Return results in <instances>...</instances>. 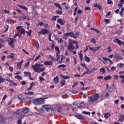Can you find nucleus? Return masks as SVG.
I'll return each instance as SVG.
<instances>
[{"label": "nucleus", "instance_id": "1", "mask_svg": "<svg viewBox=\"0 0 124 124\" xmlns=\"http://www.w3.org/2000/svg\"><path fill=\"white\" fill-rule=\"evenodd\" d=\"M32 69H33L34 72L39 73V72H43L45 71L46 68L44 67V65L42 64L35 63L34 65H31Z\"/></svg>", "mask_w": 124, "mask_h": 124}, {"label": "nucleus", "instance_id": "2", "mask_svg": "<svg viewBox=\"0 0 124 124\" xmlns=\"http://www.w3.org/2000/svg\"><path fill=\"white\" fill-rule=\"evenodd\" d=\"M99 98V94L97 93H94L92 94L88 99V102L90 103H93L94 101H97Z\"/></svg>", "mask_w": 124, "mask_h": 124}, {"label": "nucleus", "instance_id": "3", "mask_svg": "<svg viewBox=\"0 0 124 124\" xmlns=\"http://www.w3.org/2000/svg\"><path fill=\"white\" fill-rule=\"evenodd\" d=\"M33 103L35 105H40V104H43V103H44V100L42 98H39L36 100H33Z\"/></svg>", "mask_w": 124, "mask_h": 124}, {"label": "nucleus", "instance_id": "4", "mask_svg": "<svg viewBox=\"0 0 124 124\" xmlns=\"http://www.w3.org/2000/svg\"><path fill=\"white\" fill-rule=\"evenodd\" d=\"M64 36L65 37H71V38H77V36L74 34V32H66L64 33Z\"/></svg>", "mask_w": 124, "mask_h": 124}, {"label": "nucleus", "instance_id": "5", "mask_svg": "<svg viewBox=\"0 0 124 124\" xmlns=\"http://www.w3.org/2000/svg\"><path fill=\"white\" fill-rule=\"evenodd\" d=\"M43 108H45V110L47 111V112H53L54 111V108H51V106L50 105H44L42 106Z\"/></svg>", "mask_w": 124, "mask_h": 124}, {"label": "nucleus", "instance_id": "6", "mask_svg": "<svg viewBox=\"0 0 124 124\" xmlns=\"http://www.w3.org/2000/svg\"><path fill=\"white\" fill-rule=\"evenodd\" d=\"M67 49H68V51L70 52H72V50H74L75 49V46L72 44V43L69 42V45L67 47Z\"/></svg>", "mask_w": 124, "mask_h": 124}, {"label": "nucleus", "instance_id": "7", "mask_svg": "<svg viewBox=\"0 0 124 124\" xmlns=\"http://www.w3.org/2000/svg\"><path fill=\"white\" fill-rule=\"evenodd\" d=\"M49 32H50V31L47 30V29H44L40 31H39L38 33L39 34H47V33H49Z\"/></svg>", "mask_w": 124, "mask_h": 124}, {"label": "nucleus", "instance_id": "8", "mask_svg": "<svg viewBox=\"0 0 124 124\" xmlns=\"http://www.w3.org/2000/svg\"><path fill=\"white\" fill-rule=\"evenodd\" d=\"M57 24H60L61 26H64L65 24V21H63L62 19L59 18L57 20Z\"/></svg>", "mask_w": 124, "mask_h": 124}, {"label": "nucleus", "instance_id": "9", "mask_svg": "<svg viewBox=\"0 0 124 124\" xmlns=\"http://www.w3.org/2000/svg\"><path fill=\"white\" fill-rule=\"evenodd\" d=\"M113 42L114 43H117L119 45H124V42L122 41L121 40L119 39H115L113 40Z\"/></svg>", "mask_w": 124, "mask_h": 124}, {"label": "nucleus", "instance_id": "10", "mask_svg": "<svg viewBox=\"0 0 124 124\" xmlns=\"http://www.w3.org/2000/svg\"><path fill=\"white\" fill-rule=\"evenodd\" d=\"M53 62L52 61H46L44 62V65H46V66H50L53 64Z\"/></svg>", "mask_w": 124, "mask_h": 124}, {"label": "nucleus", "instance_id": "11", "mask_svg": "<svg viewBox=\"0 0 124 124\" xmlns=\"http://www.w3.org/2000/svg\"><path fill=\"white\" fill-rule=\"evenodd\" d=\"M10 40L11 41H9V40H7V41H9V42L8 43V44H9V46H10V47L12 48H14V43H13V39H12V38H10Z\"/></svg>", "mask_w": 124, "mask_h": 124}, {"label": "nucleus", "instance_id": "12", "mask_svg": "<svg viewBox=\"0 0 124 124\" xmlns=\"http://www.w3.org/2000/svg\"><path fill=\"white\" fill-rule=\"evenodd\" d=\"M101 47V46H99L98 47H91V46L89 47L90 50H91V51H93V52H96V51H97V50H98V49H99Z\"/></svg>", "mask_w": 124, "mask_h": 124}, {"label": "nucleus", "instance_id": "13", "mask_svg": "<svg viewBox=\"0 0 124 124\" xmlns=\"http://www.w3.org/2000/svg\"><path fill=\"white\" fill-rule=\"evenodd\" d=\"M53 82H54V84H58V83L60 82V78H59V77L56 76L54 77Z\"/></svg>", "mask_w": 124, "mask_h": 124}, {"label": "nucleus", "instance_id": "14", "mask_svg": "<svg viewBox=\"0 0 124 124\" xmlns=\"http://www.w3.org/2000/svg\"><path fill=\"white\" fill-rule=\"evenodd\" d=\"M23 112L24 113V114H27L29 111H30V108L28 107H25L23 108Z\"/></svg>", "mask_w": 124, "mask_h": 124}, {"label": "nucleus", "instance_id": "15", "mask_svg": "<svg viewBox=\"0 0 124 124\" xmlns=\"http://www.w3.org/2000/svg\"><path fill=\"white\" fill-rule=\"evenodd\" d=\"M18 6L19 7H20V8H21L22 9H24V10H26V11H28V10H29V8H28V7L25 6L24 5H19Z\"/></svg>", "mask_w": 124, "mask_h": 124}, {"label": "nucleus", "instance_id": "16", "mask_svg": "<svg viewBox=\"0 0 124 124\" xmlns=\"http://www.w3.org/2000/svg\"><path fill=\"white\" fill-rule=\"evenodd\" d=\"M22 64H23V60H22L20 62H18L17 64V66L18 69H21V66H22Z\"/></svg>", "mask_w": 124, "mask_h": 124}, {"label": "nucleus", "instance_id": "17", "mask_svg": "<svg viewBox=\"0 0 124 124\" xmlns=\"http://www.w3.org/2000/svg\"><path fill=\"white\" fill-rule=\"evenodd\" d=\"M123 121H124V115L120 114L119 117V122H121V123H123Z\"/></svg>", "mask_w": 124, "mask_h": 124}, {"label": "nucleus", "instance_id": "18", "mask_svg": "<svg viewBox=\"0 0 124 124\" xmlns=\"http://www.w3.org/2000/svg\"><path fill=\"white\" fill-rule=\"evenodd\" d=\"M76 118H77V119H78V120H85V118L81 115H77L76 116Z\"/></svg>", "mask_w": 124, "mask_h": 124}, {"label": "nucleus", "instance_id": "19", "mask_svg": "<svg viewBox=\"0 0 124 124\" xmlns=\"http://www.w3.org/2000/svg\"><path fill=\"white\" fill-rule=\"evenodd\" d=\"M17 119V124H22V119H23V116H19Z\"/></svg>", "mask_w": 124, "mask_h": 124}, {"label": "nucleus", "instance_id": "20", "mask_svg": "<svg viewBox=\"0 0 124 124\" xmlns=\"http://www.w3.org/2000/svg\"><path fill=\"white\" fill-rule=\"evenodd\" d=\"M110 116H111V114H110V113H106L104 114V116L106 120H107L108 117H110Z\"/></svg>", "mask_w": 124, "mask_h": 124}, {"label": "nucleus", "instance_id": "21", "mask_svg": "<svg viewBox=\"0 0 124 124\" xmlns=\"http://www.w3.org/2000/svg\"><path fill=\"white\" fill-rule=\"evenodd\" d=\"M24 74L26 77H30V76H31V74L29 72H24Z\"/></svg>", "mask_w": 124, "mask_h": 124}, {"label": "nucleus", "instance_id": "22", "mask_svg": "<svg viewBox=\"0 0 124 124\" xmlns=\"http://www.w3.org/2000/svg\"><path fill=\"white\" fill-rule=\"evenodd\" d=\"M84 60L86 62H91V59H90V57L87 56V55H85Z\"/></svg>", "mask_w": 124, "mask_h": 124}, {"label": "nucleus", "instance_id": "23", "mask_svg": "<svg viewBox=\"0 0 124 124\" xmlns=\"http://www.w3.org/2000/svg\"><path fill=\"white\" fill-rule=\"evenodd\" d=\"M112 79V77L111 76H107V77L104 78V80L106 81H108V80H111Z\"/></svg>", "mask_w": 124, "mask_h": 124}, {"label": "nucleus", "instance_id": "24", "mask_svg": "<svg viewBox=\"0 0 124 124\" xmlns=\"http://www.w3.org/2000/svg\"><path fill=\"white\" fill-rule=\"evenodd\" d=\"M22 16L19 17V19L20 21L22 20V19H27V16H25V15H24L23 14H22Z\"/></svg>", "mask_w": 124, "mask_h": 124}, {"label": "nucleus", "instance_id": "25", "mask_svg": "<svg viewBox=\"0 0 124 124\" xmlns=\"http://www.w3.org/2000/svg\"><path fill=\"white\" fill-rule=\"evenodd\" d=\"M82 50H80L79 53L78 54V56L79 57V59H80L81 62L83 60V54H82Z\"/></svg>", "mask_w": 124, "mask_h": 124}, {"label": "nucleus", "instance_id": "26", "mask_svg": "<svg viewBox=\"0 0 124 124\" xmlns=\"http://www.w3.org/2000/svg\"><path fill=\"white\" fill-rule=\"evenodd\" d=\"M114 57L115 58V59H118L119 60H123V58L121 56L119 55V54H115Z\"/></svg>", "mask_w": 124, "mask_h": 124}, {"label": "nucleus", "instance_id": "27", "mask_svg": "<svg viewBox=\"0 0 124 124\" xmlns=\"http://www.w3.org/2000/svg\"><path fill=\"white\" fill-rule=\"evenodd\" d=\"M54 5H55V6H56L57 7H59V9H60V10H62V6H61V5H60L59 3H54Z\"/></svg>", "mask_w": 124, "mask_h": 124}, {"label": "nucleus", "instance_id": "28", "mask_svg": "<svg viewBox=\"0 0 124 124\" xmlns=\"http://www.w3.org/2000/svg\"><path fill=\"white\" fill-rule=\"evenodd\" d=\"M15 79H17V80H23V78L20 76H16Z\"/></svg>", "mask_w": 124, "mask_h": 124}, {"label": "nucleus", "instance_id": "29", "mask_svg": "<svg viewBox=\"0 0 124 124\" xmlns=\"http://www.w3.org/2000/svg\"><path fill=\"white\" fill-rule=\"evenodd\" d=\"M31 32H32V31L31 30H29V31H26V33H27L29 36H31Z\"/></svg>", "mask_w": 124, "mask_h": 124}, {"label": "nucleus", "instance_id": "30", "mask_svg": "<svg viewBox=\"0 0 124 124\" xmlns=\"http://www.w3.org/2000/svg\"><path fill=\"white\" fill-rule=\"evenodd\" d=\"M62 108L61 107H59L57 109V112H58V113H62Z\"/></svg>", "mask_w": 124, "mask_h": 124}, {"label": "nucleus", "instance_id": "31", "mask_svg": "<svg viewBox=\"0 0 124 124\" xmlns=\"http://www.w3.org/2000/svg\"><path fill=\"white\" fill-rule=\"evenodd\" d=\"M18 98L19 100H24V97L23 96V95L21 94L18 96Z\"/></svg>", "mask_w": 124, "mask_h": 124}, {"label": "nucleus", "instance_id": "32", "mask_svg": "<svg viewBox=\"0 0 124 124\" xmlns=\"http://www.w3.org/2000/svg\"><path fill=\"white\" fill-rule=\"evenodd\" d=\"M49 58H50V60H51V61H52L53 62H55V61H58V59H55V58H54V57L52 56V55H50V56H49Z\"/></svg>", "mask_w": 124, "mask_h": 124}, {"label": "nucleus", "instance_id": "33", "mask_svg": "<svg viewBox=\"0 0 124 124\" xmlns=\"http://www.w3.org/2000/svg\"><path fill=\"white\" fill-rule=\"evenodd\" d=\"M5 79L3 78L2 77L0 76V84L4 82Z\"/></svg>", "mask_w": 124, "mask_h": 124}, {"label": "nucleus", "instance_id": "34", "mask_svg": "<svg viewBox=\"0 0 124 124\" xmlns=\"http://www.w3.org/2000/svg\"><path fill=\"white\" fill-rule=\"evenodd\" d=\"M90 43H93V44H95L96 43V41L94 38H92L91 40L90 41Z\"/></svg>", "mask_w": 124, "mask_h": 124}, {"label": "nucleus", "instance_id": "35", "mask_svg": "<svg viewBox=\"0 0 124 124\" xmlns=\"http://www.w3.org/2000/svg\"><path fill=\"white\" fill-rule=\"evenodd\" d=\"M60 76H61L62 78L63 79H70V77H68V76H66V77H64V76L61 74Z\"/></svg>", "mask_w": 124, "mask_h": 124}, {"label": "nucleus", "instance_id": "36", "mask_svg": "<svg viewBox=\"0 0 124 124\" xmlns=\"http://www.w3.org/2000/svg\"><path fill=\"white\" fill-rule=\"evenodd\" d=\"M19 31L22 34H25L26 31L24 29H21V30H19Z\"/></svg>", "mask_w": 124, "mask_h": 124}, {"label": "nucleus", "instance_id": "37", "mask_svg": "<svg viewBox=\"0 0 124 124\" xmlns=\"http://www.w3.org/2000/svg\"><path fill=\"white\" fill-rule=\"evenodd\" d=\"M56 13L58 15H62V10H60V11L57 10L56 11Z\"/></svg>", "mask_w": 124, "mask_h": 124}, {"label": "nucleus", "instance_id": "38", "mask_svg": "<svg viewBox=\"0 0 124 124\" xmlns=\"http://www.w3.org/2000/svg\"><path fill=\"white\" fill-rule=\"evenodd\" d=\"M61 56L60 55V52H57L56 54V60H58V61H59V60H60V59H61Z\"/></svg>", "mask_w": 124, "mask_h": 124}, {"label": "nucleus", "instance_id": "39", "mask_svg": "<svg viewBox=\"0 0 124 124\" xmlns=\"http://www.w3.org/2000/svg\"><path fill=\"white\" fill-rule=\"evenodd\" d=\"M120 78H122V80H121V83H122V84H124V75H120Z\"/></svg>", "mask_w": 124, "mask_h": 124}, {"label": "nucleus", "instance_id": "40", "mask_svg": "<svg viewBox=\"0 0 124 124\" xmlns=\"http://www.w3.org/2000/svg\"><path fill=\"white\" fill-rule=\"evenodd\" d=\"M61 86L62 87H63L65 85V80H62L61 81Z\"/></svg>", "mask_w": 124, "mask_h": 124}, {"label": "nucleus", "instance_id": "41", "mask_svg": "<svg viewBox=\"0 0 124 124\" xmlns=\"http://www.w3.org/2000/svg\"><path fill=\"white\" fill-rule=\"evenodd\" d=\"M100 71L102 72V74H104V73H105V69H104V68H101L100 69Z\"/></svg>", "mask_w": 124, "mask_h": 124}, {"label": "nucleus", "instance_id": "42", "mask_svg": "<svg viewBox=\"0 0 124 124\" xmlns=\"http://www.w3.org/2000/svg\"><path fill=\"white\" fill-rule=\"evenodd\" d=\"M87 70H88V71L84 72L83 73V75H86V74H91V73H92V72L89 70V69H87Z\"/></svg>", "mask_w": 124, "mask_h": 124}, {"label": "nucleus", "instance_id": "43", "mask_svg": "<svg viewBox=\"0 0 124 124\" xmlns=\"http://www.w3.org/2000/svg\"><path fill=\"white\" fill-rule=\"evenodd\" d=\"M39 79L41 82H44V81H45V79L43 78L42 77H39Z\"/></svg>", "mask_w": 124, "mask_h": 124}, {"label": "nucleus", "instance_id": "44", "mask_svg": "<svg viewBox=\"0 0 124 124\" xmlns=\"http://www.w3.org/2000/svg\"><path fill=\"white\" fill-rule=\"evenodd\" d=\"M6 121V118L5 117H3L0 120V123H3V122H5Z\"/></svg>", "mask_w": 124, "mask_h": 124}, {"label": "nucleus", "instance_id": "45", "mask_svg": "<svg viewBox=\"0 0 124 124\" xmlns=\"http://www.w3.org/2000/svg\"><path fill=\"white\" fill-rule=\"evenodd\" d=\"M40 57H41V55H39L38 56H37L35 58L34 62H36V61H38V60H39V58H40Z\"/></svg>", "mask_w": 124, "mask_h": 124}, {"label": "nucleus", "instance_id": "46", "mask_svg": "<svg viewBox=\"0 0 124 124\" xmlns=\"http://www.w3.org/2000/svg\"><path fill=\"white\" fill-rule=\"evenodd\" d=\"M104 21L106 23V24H109L111 22L110 21V19H105Z\"/></svg>", "mask_w": 124, "mask_h": 124}, {"label": "nucleus", "instance_id": "47", "mask_svg": "<svg viewBox=\"0 0 124 124\" xmlns=\"http://www.w3.org/2000/svg\"><path fill=\"white\" fill-rule=\"evenodd\" d=\"M55 49L56 51H57V53H60V48L59 47L55 46Z\"/></svg>", "mask_w": 124, "mask_h": 124}, {"label": "nucleus", "instance_id": "48", "mask_svg": "<svg viewBox=\"0 0 124 124\" xmlns=\"http://www.w3.org/2000/svg\"><path fill=\"white\" fill-rule=\"evenodd\" d=\"M108 50V52L109 53H110V52H112V47H111V46H108L107 48Z\"/></svg>", "mask_w": 124, "mask_h": 124}, {"label": "nucleus", "instance_id": "49", "mask_svg": "<svg viewBox=\"0 0 124 124\" xmlns=\"http://www.w3.org/2000/svg\"><path fill=\"white\" fill-rule=\"evenodd\" d=\"M22 28H23V26H17L16 27V30H17V31L19 30V31H20L21 30Z\"/></svg>", "mask_w": 124, "mask_h": 124}, {"label": "nucleus", "instance_id": "50", "mask_svg": "<svg viewBox=\"0 0 124 124\" xmlns=\"http://www.w3.org/2000/svg\"><path fill=\"white\" fill-rule=\"evenodd\" d=\"M103 60H104V61H105V62H109V61H110V59L109 58H105V57H103Z\"/></svg>", "mask_w": 124, "mask_h": 124}, {"label": "nucleus", "instance_id": "51", "mask_svg": "<svg viewBox=\"0 0 124 124\" xmlns=\"http://www.w3.org/2000/svg\"><path fill=\"white\" fill-rule=\"evenodd\" d=\"M22 112H21V111L20 110H17L16 112V115H18V116H21V114Z\"/></svg>", "mask_w": 124, "mask_h": 124}, {"label": "nucleus", "instance_id": "52", "mask_svg": "<svg viewBox=\"0 0 124 124\" xmlns=\"http://www.w3.org/2000/svg\"><path fill=\"white\" fill-rule=\"evenodd\" d=\"M26 94H30V95H32L33 94V92H28V93H26Z\"/></svg>", "mask_w": 124, "mask_h": 124}, {"label": "nucleus", "instance_id": "53", "mask_svg": "<svg viewBox=\"0 0 124 124\" xmlns=\"http://www.w3.org/2000/svg\"><path fill=\"white\" fill-rule=\"evenodd\" d=\"M114 88H115V86H114V85L111 86L110 87V89L111 90H110V89H109V92H111L112 91H113L114 90Z\"/></svg>", "mask_w": 124, "mask_h": 124}, {"label": "nucleus", "instance_id": "54", "mask_svg": "<svg viewBox=\"0 0 124 124\" xmlns=\"http://www.w3.org/2000/svg\"><path fill=\"white\" fill-rule=\"evenodd\" d=\"M71 93H79V92H78V91H77V90H72Z\"/></svg>", "mask_w": 124, "mask_h": 124}, {"label": "nucleus", "instance_id": "55", "mask_svg": "<svg viewBox=\"0 0 124 124\" xmlns=\"http://www.w3.org/2000/svg\"><path fill=\"white\" fill-rule=\"evenodd\" d=\"M11 83L12 85H13V86H17L18 85V84L15 83V82H14V81L13 80H12V82Z\"/></svg>", "mask_w": 124, "mask_h": 124}, {"label": "nucleus", "instance_id": "56", "mask_svg": "<svg viewBox=\"0 0 124 124\" xmlns=\"http://www.w3.org/2000/svg\"><path fill=\"white\" fill-rule=\"evenodd\" d=\"M29 64H30V62H27L26 63V64L24 65V68H27V67H28V66H29Z\"/></svg>", "mask_w": 124, "mask_h": 124}, {"label": "nucleus", "instance_id": "57", "mask_svg": "<svg viewBox=\"0 0 124 124\" xmlns=\"http://www.w3.org/2000/svg\"><path fill=\"white\" fill-rule=\"evenodd\" d=\"M107 3L108 4H112V3H113V1L111 0H108Z\"/></svg>", "mask_w": 124, "mask_h": 124}, {"label": "nucleus", "instance_id": "58", "mask_svg": "<svg viewBox=\"0 0 124 124\" xmlns=\"http://www.w3.org/2000/svg\"><path fill=\"white\" fill-rule=\"evenodd\" d=\"M66 66L65 64H61L58 66V68H60V67H65Z\"/></svg>", "mask_w": 124, "mask_h": 124}, {"label": "nucleus", "instance_id": "59", "mask_svg": "<svg viewBox=\"0 0 124 124\" xmlns=\"http://www.w3.org/2000/svg\"><path fill=\"white\" fill-rule=\"evenodd\" d=\"M35 46H36L37 49L39 48V44H38V42H36Z\"/></svg>", "mask_w": 124, "mask_h": 124}, {"label": "nucleus", "instance_id": "60", "mask_svg": "<svg viewBox=\"0 0 124 124\" xmlns=\"http://www.w3.org/2000/svg\"><path fill=\"white\" fill-rule=\"evenodd\" d=\"M82 114H84L85 115H90V112L87 111H82Z\"/></svg>", "mask_w": 124, "mask_h": 124}, {"label": "nucleus", "instance_id": "61", "mask_svg": "<svg viewBox=\"0 0 124 124\" xmlns=\"http://www.w3.org/2000/svg\"><path fill=\"white\" fill-rule=\"evenodd\" d=\"M39 112H40V113H44V109L42 108H41L39 110Z\"/></svg>", "mask_w": 124, "mask_h": 124}, {"label": "nucleus", "instance_id": "62", "mask_svg": "<svg viewBox=\"0 0 124 124\" xmlns=\"http://www.w3.org/2000/svg\"><path fill=\"white\" fill-rule=\"evenodd\" d=\"M21 85H22V86H25V85H26V84H27V82L25 81H22L21 82Z\"/></svg>", "mask_w": 124, "mask_h": 124}, {"label": "nucleus", "instance_id": "63", "mask_svg": "<svg viewBox=\"0 0 124 124\" xmlns=\"http://www.w3.org/2000/svg\"><path fill=\"white\" fill-rule=\"evenodd\" d=\"M85 10H89L91 11V8L89 7H85L84 8Z\"/></svg>", "mask_w": 124, "mask_h": 124}, {"label": "nucleus", "instance_id": "64", "mask_svg": "<svg viewBox=\"0 0 124 124\" xmlns=\"http://www.w3.org/2000/svg\"><path fill=\"white\" fill-rule=\"evenodd\" d=\"M114 79L115 80H118V75H115L114 76Z\"/></svg>", "mask_w": 124, "mask_h": 124}]
</instances>
